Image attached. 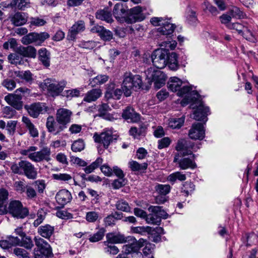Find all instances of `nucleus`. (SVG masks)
Wrapping results in <instances>:
<instances>
[{
  "label": "nucleus",
  "instance_id": "obj_54",
  "mask_svg": "<svg viewBox=\"0 0 258 258\" xmlns=\"http://www.w3.org/2000/svg\"><path fill=\"white\" fill-rule=\"evenodd\" d=\"M105 230L103 228L100 229L96 233L90 235L89 240L91 242H96L101 240L104 236Z\"/></svg>",
  "mask_w": 258,
  "mask_h": 258
},
{
  "label": "nucleus",
  "instance_id": "obj_44",
  "mask_svg": "<svg viewBox=\"0 0 258 258\" xmlns=\"http://www.w3.org/2000/svg\"><path fill=\"white\" fill-rule=\"evenodd\" d=\"M108 76L105 75H98L90 80V84L92 86L102 84L106 82L108 80Z\"/></svg>",
  "mask_w": 258,
  "mask_h": 258
},
{
  "label": "nucleus",
  "instance_id": "obj_3",
  "mask_svg": "<svg viewBox=\"0 0 258 258\" xmlns=\"http://www.w3.org/2000/svg\"><path fill=\"white\" fill-rule=\"evenodd\" d=\"M37 150V147L30 146L26 149L21 150L20 153L35 162H40L43 160L49 161L50 160L49 149L44 148L39 151H36Z\"/></svg>",
  "mask_w": 258,
  "mask_h": 258
},
{
  "label": "nucleus",
  "instance_id": "obj_5",
  "mask_svg": "<svg viewBox=\"0 0 258 258\" xmlns=\"http://www.w3.org/2000/svg\"><path fill=\"white\" fill-rule=\"evenodd\" d=\"M42 85L50 96L56 97L62 92L67 85V82L64 80L57 82L54 80L47 79L44 81Z\"/></svg>",
  "mask_w": 258,
  "mask_h": 258
},
{
  "label": "nucleus",
  "instance_id": "obj_53",
  "mask_svg": "<svg viewBox=\"0 0 258 258\" xmlns=\"http://www.w3.org/2000/svg\"><path fill=\"white\" fill-rule=\"evenodd\" d=\"M116 207L117 210L125 212H131V208L128 204L123 200H120L117 202Z\"/></svg>",
  "mask_w": 258,
  "mask_h": 258
},
{
  "label": "nucleus",
  "instance_id": "obj_42",
  "mask_svg": "<svg viewBox=\"0 0 258 258\" xmlns=\"http://www.w3.org/2000/svg\"><path fill=\"white\" fill-rule=\"evenodd\" d=\"M184 117L180 118H173L169 120L168 126L173 129H178L180 128L184 122Z\"/></svg>",
  "mask_w": 258,
  "mask_h": 258
},
{
  "label": "nucleus",
  "instance_id": "obj_56",
  "mask_svg": "<svg viewBox=\"0 0 258 258\" xmlns=\"http://www.w3.org/2000/svg\"><path fill=\"white\" fill-rule=\"evenodd\" d=\"M229 13L233 17L238 18H243L245 16L244 13L238 7L232 6L229 9Z\"/></svg>",
  "mask_w": 258,
  "mask_h": 258
},
{
  "label": "nucleus",
  "instance_id": "obj_18",
  "mask_svg": "<svg viewBox=\"0 0 258 258\" xmlns=\"http://www.w3.org/2000/svg\"><path fill=\"white\" fill-rule=\"evenodd\" d=\"M46 126L48 131L54 135H58L66 128L61 124L55 121L52 116H49L47 117Z\"/></svg>",
  "mask_w": 258,
  "mask_h": 258
},
{
  "label": "nucleus",
  "instance_id": "obj_40",
  "mask_svg": "<svg viewBox=\"0 0 258 258\" xmlns=\"http://www.w3.org/2000/svg\"><path fill=\"white\" fill-rule=\"evenodd\" d=\"M14 74L19 79L24 80L27 83H31L33 80L32 74L29 71H15Z\"/></svg>",
  "mask_w": 258,
  "mask_h": 258
},
{
  "label": "nucleus",
  "instance_id": "obj_43",
  "mask_svg": "<svg viewBox=\"0 0 258 258\" xmlns=\"http://www.w3.org/2000/svg\"><path fill=\"white\" fill-rule=\"evenodd\" d=\"M128 166L133 171H140L146 170L148 164L146 163L139 164L136 161H131L128 162Z\"/></svg>",
  "mask_w": 258,
  "mask_h": 258
},
{
  "label": "nucleus",
  "instance_id": "obj_30",
  "mask_svg": "<svg viewBox=\"0 0 258 258\" xmlns=\"http://www.w3.org/2000/svg\"><path fill=\"white\" fill-rule=\"evenodd\" d=\"M54 228L49 224L41 226L38 228V233L43 237L49 239L54 233Z\"/></svg>",
  "mask_w": 258,
  "mask_h": 258
},
{
  "label": "nucleus",
  "instance_id": "obj_22",
  "mask_svg": "<svg viewBox=\"0 0 258 258\" xmlns=\"http://www.w3.org/2000/svg\"><path fill=\"white\" fill-rule=\"evenodd\" d=\"M5 101L11 106L18 110L22 108L23 102L21 94H10L5 97Z\"/></svg>",
  "mask_w": 258,
  "mask_h": 258
},
{
  "label": "nucleus",
  "instance_id": "obj_58",
  "mask_svg": "<svg viewBox=\"0 0 258 258\" xmlns=\"http://www.w3.org/2000/svg\"><path fill=\"white\" fill-rule=\"evenodd\" d=\"M151 228L149 226H138L131 228V231L134 233L144 234L146 233H149Z\"/></svg>",
  "mask_w": 258,
  "mask_h": 258
},
{
  "label": "nucleus",
  "instance_id": "obj_64",
  "mask_svg": "<svg viewBox=\"0 0 258 258\" xmlns=\"http://www.w3.org/2000/svg\"><path fill=\"white\" fill-rule=\"evenodd\" d=\"M99 218V213L95 211H90L86 213L85 219L90 223L95 222Z\"/></svg>",
  "mask_w": 258,
  "mask_h": 258
},
{
  "label": "nucleus",
  "instance_id": "obj_15",
  "mask_svg": "<svg viewBox=\"0 0 258 258\" xmlns=\"http://www.w3.org/2000/svg\"><path fill=\"white\" fill-rule=\"evenodd\" d=\"M128 9L122 3L115 5L113 10V15L115 19L121 22H125L128 18Z\"/></svg>",
  "mask_w": 258,
  "mask_h": 258
},
{
  "label": "nucleus",
  "instance_id": "obj_9",
  "mask_svg": "<svg viewBox=\"0 0 258 258\" xmlns=\"http://www.w3.org/2000/svg\"><path fill=\"white\" fill-rule=\"evenodd\" d=\"M178 96L184 97L181 101L182 106H185L188 103L196 100L198 97L197 91L192 90V88L188 85H182L177 93Z\"/></svg>",
  "mask_w": 258,
  "mask_h": 258
},
{
  "label": "nucleus",
  "instance_id": "obj_48",
  "mask_svg": "<svg viewBox=\"0 0 258 258\" xmlns=\"http://www.w3.org/2000/svg\"><path fill=\"white\" fill-rule=\"evenodd\" d=\"M145 128L143 127H132L130 130V135L134 138H139L141 136H144Z\"/></svg>",
  "mask_w": 258,
  "mask_h": 258
},
{
  "label": "nucleus",
  "instance_id": "obj_45",
  "mask_svg": "<svg viewBox=\"0 0 258 258\" xmlns=\"http://www.w3.org/2000/svg\"><path fill=\"white\" fill-rule=\"evenodd\" d=\"M103 162V159L101 158H97L96 160L92 162L90 165L86 166L84 170L87 174L92 172L95 169L97 168Z\"/></svg>",
  "mask_w": 258,
  "mask_h": 258
},
{
  "label": "nucleus",
  "instance_id": "obj_2",
  "mask_svg": "<svg viewBox=\"0 0 258 258\" xmlns=\"http://www.w3.org/2000/svg\"><path fill=\"white\" fill-rule=\"evenodd\" d=\"M11 169L14 173L24 175L30 179H35L37 177V172L34 165L27 160L13 163L11 166Z\"/></svg>",
  "mask_w": 258,
  "mask_h": 258
},
{
  "label": "nucleus",
  "instance_id": "obj_11",
  "mask_svg": "<svg viewBox=\"0 0 258 258\" xmlns=\"http://www.w3.org/2000/svg\"><path fill=\"white\" fill-rule=\"evenodd\" d=\"M9 212L14 217L18 218H24L28 214V210L23 207L19 201H13L10 203Z\"/></svg>",
  "mask_w": 258,
  "mask_h": 258
},
{
  "label": "nucleus",
  "instance_id": "obj_16",
  "mask_svg": "<svg viewBox=\"0 0 258 258\" xmlns=\"http://www.w3.org/2000/svg\"><path fill=\"white\" fill-rule=\"evenodd\" d=\"M97 107L98 112V114H97V116L109 121H113L117 119L118 115L117 113L111 114L108 113L111 110L108 104L102 103Z\"/></svg>",
  "mask_w": 258,
  "mask_h": 258
},
{
  "label": "nucleus",
  "instance_id": "obj_28",
  "mask_svg": "<svg viewBox=\"0 0 258 258\" xmlns=\"http://www.w3.org/2000/svg\"><path fill=\"white\" fill-rule=\"evenodd\" d=\"M102 94V90L100 89H93L87 92L83 101L89 103L95 101L101 96Z\"/></svg>",
  "mask_w": 258,
  "mask_h": 258
},
{
  "label": "nucleus",
  "instance_id": "obj_37",
  "mask_svg": "<svg viewBox=\"0 0 258 258\" xmlns=\"http://www.w3.org/2000/svg\"><path fill=\"white\" fill-rule=\"evenodd\" d=\"M39 59L45 67L50 66V53L45 48H42L38 51Z\"/></svg>",
  "mask_w": 258,
  "mask_h": 258
},
{
  "label": "nucleus",
  "instance_id": "obj_23",
  "mask_svg": "<svg viewBox=\"0 0 258 258\" xmlns=\"http://www.w3.org/2000/svg\"><path fill=\"white\" fill-rule=\"evenodd\" d=\"M208 112H209V108L201 103L194 111L193 118L195 120L203 121L205 123L208 120L207 116L208 115Z\"/></svg>",
  "mask_w": 258,
  "mask_h": 258
},
{
  "label": "nucleus",
  "instance_id": "obj_25",
  "mask_svg": "<svg viewBox=\"0 0 258 258\" xmlns=\"http://www.w3.org/2000/svg\"><path fill=\"white\" fill-rule=\"evenodd\" d=\"M93 138L95 142L102 144L105 148L108 147L113 140L112 135L106 132L102 133L100 135L95 134Z\"/></svg>",
  "mask_w": 258,
  "mask_h": 258
},
{
  "label": "nucleus",
  "instance_id": "obj_63",
  "mask_svg": "<svg viewBox=\"0 0 258 258\" xmlns=\"http://www.w3.org/2000/svg\"><path fill=\"white\" fill-rule=\"evenodd\" d=\"M160 45L164 47V48L162 49L166 50L168 52L169 50H173L175 49L177 45V42L175 40H172L171 41L162 42Z\"/></svg>",
  "mask_w": 258,
  "mask_h": 258
},
{
  "label": "nucleus",
  "instance_id": "obj_19",
  "mask_svg": "<svg viewBox=\"0 0 258 258\" xmlns=\"http://www.w3.org/2000/svg\"><path fill=\"white\" fill-rule=\"evenodd\" d=\"M85 29V22L82 20L76 22L69 30L67 36L69 40H74L76 38L77 35L83 32Z\"/></svg>",
  "mask_w": 258,
  "mask_h": 258
},
{
  "label": "nucleus",
  "instance_id": "obj_49",
  "mask_svg": "<svg viewBox=\"0 0 258 258\" xmlns=\"http://www.w3.org/2000/svg\"><path fill=\"white\" fill-rule=\"evenodd\" d=\"M85 144L82 139L75 141L72 145L71 149L73 152H81L85 148Z\"/></svg>",
  "mask_w": 258,
  "mask_h": 258
},
{
  "label": "nucleus",
  "instance_id": "obj_55",
  "mask_svg": "<svg viewBox=\"0 0 258 258\" xmlns=\"http://www.w3.org/2000/svg\"><path fill=\"white\" fill-rule=\"evenodd\" d=\"M122 217L121 213L115 212L114 215H109L106 217L104 220V223L106 225L110 226L114 224L115 220L116 219H120Z\"/></svg>",
  "mask_w": 258,
  "mask_h": 258
},
{
  "label": "nucleus",
  "instance_id": "obj_46",
  "mask_svg": "<svg viewBox=\"0 0 258 258\" xmlns=\"http://www.w3.org/2000/svg\"><path fill=\"white\" fill-rule=\"evenodd\" d=\"M49 36V34L46 32L41 33L34 32L35 43L40 45Z\"/></svg>",
  "mask_w": 258,
  "mask_h": 258
},
{
  "label": "nucleus",
  "instance_id": "obj_26",
  "mask_svg": "<svg viewBox=\"0 0 258 258\" xmlns=\"http://www.w3.org/2000/svg\"><path fill=\"white\" fill-rule=\"evenodd\" d=\"M106 237L107 240L104 242V244H107V243H122L126 241L124 235L119 233H109L107 234Z\"/></svg>",
  "mask_w": 258,
  "mask_h": 258
},
{
  "label": "nucleus",
  "instance_id": "obj_6",
  "mask_svg": "<svg viewBox=\"0 0 258 258\" xmlns=\"http://www.w3.org/2000/svg\"><path fill=\"white\" fill-rule=\"evenodd\" d=\"M34 241L37 247L34 249L35 258H42L43 256L48 258L52 255V249L47 242L40 237H35Z\"/></svg>",
  "mask_w": 258,
  "mask_h": 258
},
{
  "label": "nucleus",
  "instance_id": "obj_61",
  "mask_svg": "<svg viewBox=\"0 0 258 258\" xmlns=\"http://www.w3.org/2000/svg\"><path fill=\"white\" fill-rule=\"evenodd\" d=\"M37 215V219L33 222V225L35 227L38 226L43 222L45 218L46 213L42 209H41L38 210Z\"/></svg>",
  "mask_w": 258,
  "mask_h": 258
},
{
  "label": "nucleus",
  "instance_id": "obj_27",
  "mask_svg": "<svg viewBox=\"0 0 258 258\" xmlns=\"http://www.w3.org/2000/svg\"><path fill=\"white\" fill-rule=\"evenodd\" d=\"M122 116L124 119L134 122H137L140 120L139 114L136 113L134 109L131 107H127L123 110Z\"/></svg>",
  "mask_w": 258,
  "mask_h": 258
},
{
  "label": "nucleus",
  "instance_id": "obj_10",
  "mask_svg": "<svg viewBox=\"0 0 258 258\" xmlns=\"http://www.w3.org/2000/svg\"><path fill=\"white\" fill-rule=\"evenodd\" d=\"M152 60L153 65L158 69H162L167 64V52L163 49L155 50L152 53Z\"/></svg>",
  "mask_w": 258,
  "mask_h": 258
},
{
  "label": "nucleus",
  "instance_id": "obj_24",
  "mask_svg": "<svg viewBox=\"0 0 258 258\" xmlns=\"http://www.w3.org/2000/svg\"><path fill=\"white\" fill-rule=\"evenodd\" d=\"M146 241L144 239L141 238L138 241L135 240L132 243L125 244L123 246V251L125 254L136 252L139 249L144 246Z\"/></svg>",
  "mask_w": 258,
  "mask_h": 258
},
{
  "label": "nucleus",
  "instance_id": "obj_4",
  "mask_svg": "<svg viewBox=\"0 0 258 258\" xmlns=\"http://www.w3.org/2000/svg\"><path fill=\"white\" fill-rule=\"evenodd\" d=\"M142 84V81L140 75H134L130 72L124 74L121 88L125 96H130L132 94V90L134 88L140 89Z\"/></svg>",
  "mask_w": 258,
  "mask_h": 258
},
{
  "label": "nucleus",
  "instance_id": "obj_60",
  "mask_svg": "<svg viewBox=\"0 0 258 258\" xmlns=\"http://www.w3.org/2000/svg\"><path fill=\"white\" fill-rule=\"evenodd\" d=\"M13 253L17 258H29V253L22 248H15L13 250Z\"/></svg>",
  "mask_w": 258,
  "mask_h": 258
},
{
  "label": "nucleus",
  "instance_id": "obj_59",
  "mask_svg": "<svg viewBox=\"0 0 258 258\" xmlns=\"http://www.w3.org/2000/svg\"><path fill=\"white\" fill-rule=\"evenodd\" d=\"M195 190V185L191 182L187 181L183 184L182 192L185 196H188Z\"/></svg>",
  "mask_w": 258,
  "mask_h": 258
},
{
  "label": "nucleus",
  "instance_id": "obj_17",
  "mask_svg": "<svg viewBox=\"0 0 258 258\" xmlns=\"http://www.w3.org/2000/svg\"><path fill=\"white\" fill-rule=\"evenodd\" d=\"M25 108L27 110L29 114L34 118H36L40 113L47 111V107L40 102L34 103L30 105H25Z\"/></svg>",
  "mask_w": 258,
  "mask_h": 258
},
{
  "label": "nucleus",
  "instance_id": "obj_29",
  "mask_svg": "<svg viewBox=\"0 0 258 258\" xmlns=\"http://www.w3.org/2000/svg\"><path fill=\"white\" fill-rule=\"evenodd\" d=\"M18 48V52L24 57L35 58L37 54L36 49L32 46L27 47L20 46Z\"/></svg>",
  "mask_w": 258,
  "mask_h": 258
},
{
  "label": "nucleus",
  "instance_id": "obj_34",
  "mask_svg": "<svg viewBox=\"0 0 258 258\" xmlns=\"http://www.w3.org/2000/svg\"><path fill=\"white\" fill-rule=\"evenodd\" d=\"M183 82L179 78L173 77L170 78L168 82V88L172 92H177L183 85Z\"/></svg>",
  "mask_w": 258,
  "mask_h": 258
},
{
  "label": "nucleus",
  "instance_id": "obj_7",
  "mask_svg": "<svg viewBox=\"0 0 258 258\" xmlns=\"http://www.w3.org/2000/svg\"><path fill=\"white\" fill-rule=\"evenodd\" d=\"M145 74L149 82H154L156 88L159 89L165 84L167 77L160 70L151 68L145 71Z\"/></svg>",
  "mask_w": 258,
  "mask_h": 258
},
{
  "label": "nucleus",
  "instance_id": "obj_31",
  "mask_svg": "<svg viewBox=\"0 0 258 258\" xmlns=\"http://www.w3.org/2000/svg\"><path fill=\"white\" fill-rule=\"evenodd\" d=\"M15 7L19 10H25L30 7V0H13L7 7Z\"/></svg>",
  "mask_w": 258,
  "mask_h": 258
},
{
  "label": "nucleus",
  "instance_id": "obj_50",
  "mask_svg": "<svg viewBox=\"0 0 258 258\" xmlns=\"http://www.w3.org/2000/svg\"><path fill=\"white\" fill-rule=\"evenodd\" d=\"M24 192L28 200H35L37 197L36 190L31 186L26 185Z\"/></svg>",
  "mask_w": 258,
  "mask_h": 258
},
{
  "label": "nucleus",
  "instance_id": "obj_13",
  "mask_svg": "<svg viewBox=\"0 0 258 258\" xmlns=\"http://www.w3.org/2000/svg\"><path fill=\"white\" fill-rule=\"evenodd\" d=\"M72 115L73 113L70 110L64 108H59L56 110V120L66 128L67 125L71 121Z\"/></svg>",
  "mask_w": 258,
  "mask_h": 258
},
{
  "label": "nucleus",
  "instance_id": "obj_47",
  "mask_svg": "<svg viewBox=\"0 0 258 258\" xmlns=\"http://www.w3.org/2000/svg\"><path fill=\"white\" fill-rule=\"evenodd\" d=\"M186 175L184 174L177 171L170 174L167 177V180L171 182L174 183L176 180L184 181L186 179Z\"/></svg>",
  "mask_w": 258,
  "mask_h": 258
},
{
  "label": "nucleus",
  "instance_id": "obj_52",
  "mask_svg": "<svg viewBox=\"0 0 258 258\" xmlns=\"http://www.w3.org/2000/svg\"><path fill=\"white\" fill-rule=\"evenodd\" d=\"M171 187L169 184H158L155 186L156 191L161 195L165 196L170 191Z\"/></svg>",
  "mask_w": 258,
  "mask_h": 258
},
{
  "label": "nucleus",
  "instance_id": "obj_14",
  "mask_svg": "<svg viewBox=\"0 0 258 258\" xmlns=\"http://www.w3.org/2000/svg\"><path fill=\"white\" fill-rule=\"evenodd\" d=\"M189 137L192 140H203L205 136V130L202 123H194L188 132Z\"/></svg>",
  "mask_w": 258,
  "mask_h": 258
},
{
  "label": "nucleus",
  "instance_id": "obj_12",
  "mask_svg": "<svg viewBox=\"0 0 258 258\" xmlns=\"http://www.w3.org/2000/svg\"><path fill=\"white\" fill-rule=\"evenodd\" d=\"M144 10V8L140 6H136L128 9V18L126 19V23L132 24L144 20L145 16L143 13Z\"/></svg>",
  "mask_w": 258,
  "mask_h": 258
},
{
  "label": "nucleus",
  "instance_id": "obj_33",
  "mask_svg": "<svg viewBox=\"0 0 258 258\" xmlns=\"http://www.w3.org/2000/svg\"><path fill=\"white\" fill-rule=\"evenodd\" d=\"M8 192L4 189H0V215L7 213V201L8 200Z\"/></svg>",
  "mask_w": 258,
  "mask_h": 258
},
{
  "label": "nucleus",
  "instance_id": "obj_8",
  "mask_svg": "<svg viewBox=\"0 0 258 258\" xmlns=\"http://www.w3.org/2000/svg\"><path fill=\"white\" fill-rule=\"evenodd\" d=\"M228 28L234 30L243 38L252 43H256L257 38L250 31L247 26H245L239 23H234L228 25Z\"/></svg>",
  "mask_w": 258,
  "mask_h": 258
},
{
  "label": "nucleus",
  "instance_id": "obj_38",
  "mask_svg": "<svg viewBox=\"0 0 258 258\" xmlns=\"http://www.w3.org/2000/svg\"><path fill=\"white\" fill-rule=\"evenodd\" d=\"M22 121L25 124V126L28 129L29 133L32 137H36L38 136V130L28 117L23 116Z\"/></svg>",
  "mask_w": 258,
  "mask_h": 258
},
{
  "label": "nucleus",
  "instance_id": "obj_20",
  "mask_svg": "<svg viewBox=\"0 0 258 258\" xmlns=\"http://www.w3.org/2000/svg\"><path fill=\"white\" fill-rule=\"evenodd\" d=\"M28 18L27 13L19 12L12 14L9 17L12 24L15 26H20L25 24L28 21Z\"/></svg>",
  "mask_w": 258,
  "mask_h": 258
},
{
  "label": "nucleus",
  "instance_id": "obj_1",
  "mask_svg": "<svg viewBox=\"0 0 258 258\" xmlns=\"http://www.w3.org/2000/svg\"><path fill=\"white\" fill-rule=\"evenodd\" d=\"M200 148V145L189 140L183 139L179 140L175 147L176 150L179 153L175 155L173 162L177 163L182 170L196 168V157L193 152L197 151Z\"/></svg>",
  "mask_w": 258,
  "mask_h": 258
},
{
  "label": "nucleus",
  "instance_id": "obj_51",
  "mask_svg": "<svg viewBox=\"0 0 258 258\" xmlns=\"http://www.w3.org/2000/svg\"><path fill=\"white\" fill-rule=\"evenodd\" d=\"M145 220L147 223L154 225H159L161 221L160 218L158 217L156 213H153L149 215L147 214Z\"/></svg>",
  "mask_w": 258,
  "mask_h": 258
},
{
  "label": "nucleus",
  "instance_id": "obj_35",
  "mask_svg": "<svg viewBox=\"0 0 258 258\" xmlns=\"http://www.w3.org/2000/svg\"><path fill=\"white\" fill-rule=\"evenodd\" d=\"M8 59L11 64L15 65L22 64L24 62L23 57L18 52V48H17L15 52L11 53L8 55Z\"/></svg>",
  "mask_w": 258,
  "mask_h": 258
},
{
  "label": "nucleus",
  "instance_id": "obj_32",
  "mask_svg": "<svg viewBox=\"0 0 258 258\" xmlns=\"http://www.w3.org/2000/svg\"><path fill=\"white\" fill-rule=\"evenodd\" d=\"M175 28V26L174 24L165 21L164 23H162V26L157 29V31L162 35H168L173 33Z\"/></svg>",
  "mask_w": 258,
  "mask_h": 258
},
{
  "label": "nucleus",
  "instance_id": "obj_39",
  "mask_svg": "<svg viewBox=\"0 0 258 258\" xmlns=\"http://www.w3.org/2000/svg\"><path fill=\"white\" fill-rule=\"evenodd\" d=\"M95 16L97 19L105 21L109 23L112 22L113 21L111 14L107 10L103 9L97 11Z\"/></svg>",
  "mask_w": 258,
  "mask_h": 258
},
{
  "label": "nucleus",
  "instance_id": "obj_62",
  "mask_svg": "<svg viewBox=\"0 0 258 258\" xmlns=\"http://www.w3.org/2000/svg\"><path fill=\"white\" fill-rule=\"evenodd\" d=\"M80 90L79 89L76 88L65 90L63 92L62 96L68 98H72L73 97H78L80 95Z\"/></svg>",
  "mask_w": 258,
  "mask_h": 258
},
{
  "label": "nucleus",
  "instance_id": "obj_57",
  "mask_svg": "<svg viewBox=\"0 0 258 258\" xmlns=\"http://www.w3.org/2000/svg\"><path fill=\"white\" fill-rule=\"evenodd\" d=\"M20 246L27 249H31L33 247L34 244L31 238L25 235L21 238Z\"/></svg>",
  "mask_w": 258,
  "mask_h": 258
},
{
  "label": "nucleus",
  "instance_id": "obj_36",
  "mask_svg": "<svg viewBox=\"0 0 258 258\" xmlns=\"http://www.w3.org/2000/svg\"><path fill=\"white\" fill-rule=\"evenodd\" d=\"M167 64L169 68L173 71H176L178 69L179 65L177 60V55L175 52L168 53L167 52Z\"/></svg>",
  "mask_w": 258,
  "mask_h": 258
},
{
  "label": "nucleus",
  "instance_id": "obj_21",
  "mask_svg": "<svg viewBox=\"0 0 258 258\" xmlns=\"http://www.w3.org/2000/svg\"><path fill=\"white\" fill-rule=\"evenodd\" d=\"M55 199L57 203L61 207H63L71 201L72 196L71 193L68 190L62 189L57 192Z\"/></svg>",
  "mask_w": 258,
  "mask_h": 258
},
{
  "label": "nucleus",
  "instance_id": "obj_41",
  "mask_svg": "<svg viewBox=\"0 0 258 258\" xmlns=\"http://www.w3.org/2000/svg\"><path fill=\"white\" fill-rule=\"evenodd\" d=\"M149 211L156 213L157 215L161 220V218L166 219L168 218V214L160 206H151L148 208Z\"/></svg>",
  "mask_w": 258,
  "mask_h": 258
}]
</instances>
